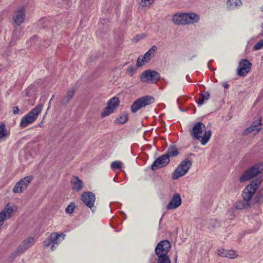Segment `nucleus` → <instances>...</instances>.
Wrapping results in <instances>:
<instances>
[{
  "mask_svg": "<svg viewBox=\"0 0 263 263\" xmlns=\"http://www.w3.org/2000/svg\"><path fill=\"white\" fill-rule=\"evenodd\" d=\"M190 133L192 138L198 140L202 145L209 141L212 136L211 130H206L205 125L201 122L195 123Z\"/></svg>",
  "mask_w": 263,
  "mask_h": 263,
  "instance_id": "nucleus-1",
  "label": "nucleus"
},
{
  "mask_svg": "<svg viewBox=\"0 0 263 263\" xmlns=\"http://www.w3.org/2000/svg\"><path fill=\"white\" fill-rule=\"evenodd\" d=\"M199 16L195 13H177L172 16V22L177 25H185L197 23Z\"/></svg>",
  "mask_w": 263,
  "mask_h": 263,
  "instance_id": "nucleus-2",
  "label": "nucleus"
},
{
  "mask_svg": "<svg viewBox=\"0 0 263 263\" xmlns=\"http://www.w3.org/2000/svg\"><path fill=\"white\" fill-rule=\"evenodd\" d=\"M263 171V162H260L247 169L240 177L239 181L241 182L248 181L257 176Z\"/></svg>",
  "mask_w": 263,
  "mask_h": 263,
  "instance_id": "nucleus-3",
  "label": "nucleus"
},
{
  "mask_svg": "<svg viewBox=\"0 0 263 263\" xmlns=\"http://www.w3.org/2000/svg\"><path fill=\"white\" fill-rule=\"evenodd\" d=\"M262 181V177L259 176L257 178L252 180V182L244 189L242 196L245 200H247L249 202L252 199L253 195L259 186Z\"/></svg>",
  "mask_w": 263,
  "mask_h": 263,
  "instance_id": "nucleus-4",
  "label": "nucleus"
},
{
  "mask_svg": "<svg viewBox=\"0 0 263 263\" xmlns=\"http://www.w3.org/2000/svg\"><path fill=\"white\" fill-rule=\"evenodd\" d=\"M43 107L42 103L39 104L27 115L25 116L21 120L20 125L22 127H25L29 124L33 123L38 117Z\"/></svg>",
  "mask_w": 263,
  "mask_h": 263,
  "instance_id": "nucleus-5",
  "label": "nucleus"
},
{
  "mask_svg": "<svg viewBox=\"0 0 263 263\" xmlns=\"http://www.w3.org/2000/svg\"><path fill=\"white\" fill-rule=\"evenodd\" d=\"M192 164V161L189 159L182 161L173 172L172 178L176 180L184 176L187 173Z\"/></svg>",
  "mask_w": 263,
  "mask_h": 263,
  "instance_id": "nucleus-6",
  "label": "nucleus"
},
{
  "mask_svg": "<svg viewBox=\"0 0 263 263\" xmlns=\"http://www.w3.org/2000/svg\"><path fill=\"white\" fill-rule=\"evenodd\" d=\"M155 102V99L150 96H145L141 97L135 101L131 106V111L133 113L136 112L141 108L145 107L147 105L153 104Z\"/></svg>",
  "mask_w": 263,
  "mask_h": 263,
  "instance_id": "nucleus-7",
  "label": "nucleus"
},
{
  "mask_svg": "<svg viewBox=\"0 0 263 263\" xmlns=\"http://www.w3.org/2000/svg\"><path fill=\"white\" fill-rule=\"evenodd\" d=\"M157 50V47L155 45H153L143 56H140L137 61V67H141L145 63L149 62L151 59L155 55Z\"/></svg>",
  "mask_w": 263,
  "mask_h": 263,
  "instance_id": "nucleus-8",
  "label": "nucleus"
},
{
  "mask_svg": "<svg viewBox=\"0 0 263 263\" xmlns=\"http://www.w3.org/2000/svg\"><path fill=\"white\" fill-rule=\"evenodd\" d=\"M160 78V74L154 70H147L143 71L141 76L140 79L143 82H150L156 83Z\"/></svg>",
  "mask_w": 263,
  "mask_h": 263,
  "instance_id": "nucleus-9",
  "label": "nucleus"
},
{
  "mask_svg": "<svg viewBox=\"0 0 263 263\" xmlns=\"http://www.w3.org/2000/svg\"><path fill=\"white\" fill-rule=\"evenodd\" d=\"M119 100L117 97H113L109 100L107 107L101 112V117H105L114 112L119 105Z\"/></svg>",
  "mask_w": 263,
  "mask_h": 263,
  "instance_id": "nucleus-10",
  "label": "nucleus"
},
{
  "mask_svg": "<svg viewBox=\"0 0 263 263\" xmlns=\"http://www.w3.org/2000/svg\"><path fill=\"white\" fill-rule=\"evenodd\" d=\"M171 247L172 246L171 242L169 241H161L159 243H158L155 248V252L156 255L157 256L167 255L168 253L170 251Z\"/></svg>",
  "mask_w": 263,
  "mask_h": 263,
  "instance_id": "nucleus-11",
  "label": "nucleus"
},
{
  "mask_svg": "<svg viewBox=\"0 0 263 263\" xmlns=\"http://www.w3.org/2000/svg\"><path fill=\"white\" fill-rule=\"evenodd\" d=\"M81 199L84 204L93 212L96 208L94 203L96 200L95 195L90 192H84L81 196Z\"/></svg>",
  "mask_w": 263,
  "mask_h": 263,
  "instance_id": "nucleus-12",
  "label": "nucleus"
},
{
  "mask_svg": "<svg viewBox=\"0 0 263 263\" xmlns=\"http://www.w3.org/2000/svg\"><path fill=\"white\" fill-rule=\"evenodd\" d=\"M252 64L246 59L240 61L237 69V74L239 76L244 77L249 72L251 68Z\"/></svg>",
  "mask_w": 263,
  "mask_h": 263,
  "instance_id": "nucleus-13",
  "label": "nucleus"
},
{
  "mask_svg": "<svg viewBox=\"0 0 263 263\" xmlns=\"http://www.w3.org/2000/svg\"><path fill=\"white\" fill-rule=\"evenodd\" d=\"M16 210V207L14 205H11L10 203L7 204V206L0 213V225L2 226L4 224V221L10 218L13 212Z\"/></svg>",
  "mask_w": 263,
  "mask_h": 263,
  "instance_id": "nucleus-14",
  "label": "nucleus"
},
{
  "mask_svg": "<svg viewBox=\"0 0 263 263\" xmlns=\"http://www.w3.org/2000/svg\"><path fill=\"white\" fill-rule=\"evenodd\" d=\"M32 180L31 176H27L18 181L14 186L13 191L15 193L22 192L26 190Z\"/></svg>",
  "mask_w": 263,
  "mask_h": 263,
  "instance_id": "nucleus-15",
  "label": "nucleus"
},
{
  "mask_svg": "<svg viewBox=\"0 0 263 263\" xmlns=\"http://www.w3.org/2000/svg\"><path fill=\"white\" fill-rule=\"evenodd\" d=\"M170 162V158L163 155L158 158L152 164V169L154 171L166 165Z\"/></svg>",
  "mask_w": 263,
  "mask_h": 263,
  "instance_id": "nucleus-16",
  "label": "nucleus"
},
{
  "mask_svg": "<svg viewBox=\"0 0 263 263\" xmlns=\"http://www.w3.org/2000/svg\"><path fill=\"white\" fill-rule=\"evenodd\" d=\"M182 203V199L180 194L175 193L170 202L166 205L167 210L175 209L179 207Z\"/></svg>",
  "mask_w": 263,
  "mask_h": 263,
  "instance_id": "nucleus-17",
  "label": "nucleus"
},
{
  "mask_svg": "<svg viewBox=\"0 0 263 263\" xmlns=\"http://www.w3.org/2000/svg\"><path fill=\"white\" fill-rule=\"evenodd\" d=\"M65 237V234L63 233L60 234L58 233H52L50 235V238L52 242L51 247L52 251L55 250L54 245L59 244L61 241L64 239Z\"/></svg>",
  "mask_w": 263,
  "mask_h": 263,
  "instance_id": "nucleus-18",
  "label": "nucleus"
},
{
  "mask_svg": "<svg viewBox=\"0 0 263 263\" xmlns=\"http://www.w3.org/2000/svg\"><path fill=\"white\" fill-rule=\"evenodd\" d=\"M218 254L221 257H227L230 259H234L238 256L237 253L233 250H225L221 249L218 250Z\"/></svg>",
  "mask_w": 263,
  "mask_h": 263,
  "instance_id": "nucleus-19",
  "label": "nucleus"
},
{
  "mask_svg": "<svg viewBox=\"0 0 263 263\" xmlns=\"http://www.w3.org/2000/svg\"><path fill=\"white\" fill-rule=\"evenodd\" d=\"M25 17V10L23 8L18 9L13 15V20L15 24L20 25L24 22Z\"/></svg>",
  "mask_w": 263,
  "mask_h": 263,
  "instance_id": "nucleus-20",
  "label": "nucleus"
},
{
  "mask_svg": "<svg viewBox=\"0 0 263 263\" xmlns=\"http://www.w3.org/2000/svg\"><path fill=\"white\" fill-rule=\"evenodd\" d=\"M261 120L256 121L252 123V124L247 128L243 132L245 135L249 134L254 132L255 134H257L260 130Z\"/></svg>",
  "mask_w": 263,
  "mask_h": 263,
  "instance_id": "nucleus-21",
  "label": "nucleus"
},
{
  "mask_svg": "<svg viewBox=\"0 0 263 263\" xmlns=\"http://www.w3.org/2000/svg\"><path fill=\"white\" fill-rule=\"evenodd\" d=\"M250 207V204L249 202L245 200H239L237 201L234 204L233 208H232V212L233 213L235 210H243L248 209Z\"/></svg>",
  "mask_w": 263,
  "mask_h": 263,
  "instance_id": "nucleus-22",
  "label": "nucleus"
},
{
  "mask_svg": "<svg viewBox=\"0 0 263 263\" xmlns=\"http://www.w3.org/2000/svg\"><path fill=\"white\" fill-rule=\"evenodd\" d=\"M72 190L78 192L83 188L82 181L77 176H74L71 181Z\"/></svg>",
  "mask_w": 263,
  "mask_h": 263,
  "instance_id": "nucleus-23",
  "label": "nucleus"
},
{
  "mask_svg": "<svg viewBox=\"0 0 263 263\" xmlns=\"http://www.w3.org/2000/svg\"><path fill=\"white\" fill-rule=\"evenodd\" d=\"M227 5L230 10H234L241 7L242 3L240 0H228Z\"/></svg>",
  "mask_w": 263,
  "mask_h": 263,
  "instance_id": "nucleus-24",
  "label": "nucleus"
},
{
  "mask_svg": "<svg viewBox=\"0 0 263 263\" xmlns=\"http://www.w3.org/2000/svg\"><path fill=\"white\" fill-rule=\"evenodd\" d=\"M74 93V89H70L69 90L66 94L64 96L63 99L61 100V103L63 105H66L70 100L72 98Z\"/></svg>",
  "mask_w": 263,
  "mask_h": 263,
  "instance_id": "nucleus-25",
  "label": "nucleus"
},
{
  "mask_svg": "<svg viewBox=\"0 0 263 263\" xmlns=\"http://www.w3.org/2000/svg\"><path fill=\"white\" fill-rule=\"evenodd\" d=\"M178 152L177 148L175 146L171 145L167 149V153L165 155L170 158V157H175L178 155Z\"/></svg>",
  "mask_w": 263,
  "mask_h": 263,
  "instance_id": "nucleus-26",
  "label": "nucleus"
},
{
  "mask_svg": "<svg viewBox=\"0 0 263 263\" xmlns=\"http://www.w3.org/2000/svg\"><path fill=\"white\" fill-rule=\"evenodd\" d=\"M21 35V30L19 28H16L12 36L11 41L10 42L11 45H13L16 41L20 37Z\"/></svg>",
  "mask_w": 263,
  "mask_h": 263,
  "instance_id": "nucleus-27",
  "label": "nucleus"
},
{
  "mask_svg": "<svg viewBox=\"0 0 263 263\" xmlns=\"http://www.w3.org/2000/svg\"><path fill=\"white\" fill-rule=\"evenodd\" d=\"M157 263H171L168 255L157 256Z\"/></svg>",
  "mask_w": 263,
  "mask_h": 263,
  "instance_id": "nucleus-28",
  "label": "nucleus"
},
{
  "mask_svg": "<svg viewBox=\"0 0 263 263\" xmlns=\"http://www.w3.org/2000/svg\"><path fill=\"white\" fill-rule=\"evenodd\" d=\"M210 98V93L208 92H205L204 93L200 95L198 104L199 106L202 105L205 101L208 100Z\"/></svg>",
  "mask_w": 263,
  "mask_h": 263,
  "instance_id": "nucleus-29",
  "label": "nucleus"
},
{
  "mask_svg": "<svg viewBox=\"0 0 263 263\" xmlns=\"http://www.w3.org/2000/svg\"><path fill=\"white\" fill-rule=\"evenodd\" d=\"M128 119V114L126 112L122 114L119 118L116 120V121L119 124H122L127 122Z\"/></svg>",
  "mask_w": 263,
  "mask_h": 263,
  "instance_id": "nucleus-30",
  "label": "nucleus"
},
{
  "mask_svg": "<svg viewBox=\"0 0 263 263\" xmlns=\"http://www.w3.org/2000/svg\"><path fill=\"white\" fill-rule=\"evenodd\" d=\"M27 249L25 248V247H24V245L22 243L18 246L14 253L12 254L13 257H15L17 255L23 253Z\"/></svg>",
  "mask_w": 263,
  "mask_h": 263,
  "instance_id": "nucleus-31",
  "label": "nucleus"
},
{
  "mask_svg": "<svg viewBox=\"0 0 263 263\" xmlns=\"http://www.w3.org/2000/svg\"><path fill=\"white\" fill-rule=\"evenodd\" d=\"M255 200L257 203H263V187L258 191L255 197Z\"/></svg>",
  "mask_w": 263,
  "mask_h": 263,
  "instance_id": "nucleus-32",
  "label": "nucleus"
},
{
  "mask_svg": "<svg viewBox=\"0 0 263 263\" xmlns=\"http://www.w3.org/2000/svg\"><path fill=\"white\" fill-rule=\"evenodd\" d=\"M34 239L33 237H30L28 238L25 240L22 244L24 245V247H25V248H27V249L31 247L34 242Z\"/></svg>",
  "mask_w": 263,
  "mask_h": 263,
  "instance_id": "nucleus-33",
  "label": "nucleus"
},
{
  "mask_svg": "<svg viewBox=\"0 0 263 263\" xmlns=\"http://www.w3.org/2000/svg\"><path fill=\"white\" fill-rule=\"evenodd\" d=\"M7 134V131L5 128V125L4 123H1L0 125V141L5 138Z\"/></svg>",
  "mask_w": 263,
  "mask_h": 263,
  "instance_id": "nucleus-34",
  "label": "nucleus"
},
{
  "mask_svg": "<svg viewBox=\"0 0 263 263\" xmlns=\"http://www.w3.org/2000/svg\"><path fill=\"white\" fill-rule=\"evenodd\" d=\"M122 163L119 161H114L111 164V167L112 170L120 169L121 168Z\"/></svg>",
  "mask_w": 263,
  "mask_h": 263,
  "instance_id": "nucleus-35",
  "label": "nucleus"
},
{
  "mask_svg": "<svg viewBox=\"0 0 263 263\" xmlns=\"http://www.w3.org/2000/svg\"><path fill=\"white\" fill-rule=\"evenodd\" d=\"M75 208V204L74 203H71L66 208L65 211L67 213L72 214L74 212Z\"/></svg>",
  "mask_w": 263,
  "mask_h": 263,
  "instance_id": "nucleus-36",
  "label": "nucleus"
},
{
  "mask_svg": "<svg viewBox=\"0 0 263 263\" xmlns=\"http://www.w3.org/2000/svg\"><path fill=\"white\" fill-rule=\"evenodd\" d=\"M263 48V40H260L253 47L254 50H258Z\"/></svg>",
  "mask_w": 263,
  "mask_h": 263,
  "instance_id": "nucleus-37",
  "label": "nucleus"
},
{
  "mask_svg": "<svg viewBox=\"0 0 263 263\" xmlns=\"http://www.w3.org/2000/svg\"><path fill=\"white\" fill-rule=\"evenodd\" d=\"M155 0H142L143 6H148L154 3Z\"/></svg>",
  "mask_w": 263,
  "mask_h": 263,
  "instance_id": "nucleus-38",
  "label": "nucleus"
},
{
  "mask_svg": "<svg viewBox=\"0 0 263 263\" xmlns=\"http://www.w3.org/2000/svg\"><path fill=\"white\" fill-rule=\"evenodd\" d=\"M135 72L136 70L133 67H130L128 68L127 69V72L130 76H132L135 73Z\"/></svg>",
  "mask_w": 263,
  "mask_h": 263,
  "instance_id": "nucleus-39",
  "label": "nucleus"
},
{
  "mask_svg": "<svg viewBox=\"0 0 263 263\" xmlns=\"http://www.w3.org/2000/svg\"><path fill=\"white\" fill-rule=\"evenodd\" d=\"M157 263V258L154 256L152 255L149 259L148 263Z\"/></svg>",
  "mask_w": 263,
  "mask_h": 263,
  "instance_id": "nucleus-40",
  "label": "nucleus"
},
{
  "mask_svg": "<svg viewBox=\"0 0 263 263\" xmlns=\"http://www.w3.org/2000/svg\"><path fill=\"white\" fill-rule=\"evenodd\" d=\"M44 246L45 247H49L50 245H52V242L51 241V239H50V238L49 237V239L48 240H45L44 241Z\"/></svg>",
  "mask_w": 263,
  "mask_h": 263,
  "instance_id": "nucleus-41",
  "label": "nucleus"
},
{
  "mask_svg": "<svg viewBox=\"0 0 263 263\" xmlns=\"http://www.w3.org/2000/svg\"><path fill=\"white\" fill-rule=\"evenodd\" d=\"M20 109L17 106H15L13 108V112L14 114L16 115L18 114Z\"/></svg>",
  "mask_w": 263,
  "mask_h": 263,
  "instance_id": "nucleus-42",
  "label": "nucleus"
},
{
  "mask_svg": "<svg viewBox=\"0 0 263 263\" xmlns=\"http://www.w3.org/2000/svg\"><path fill=\"white\" fill-rule=\"evenodd\" d=\"M223 86L225 88H228L229 86V85L227 83H224L223 84Z\"/></svg>",
  "mask_w": 263,
  "mask_h": 263,
  "instance_id": "nucleus-43",
  "label": "nucleus"
},
{
  "mask_svg": "<svg viewBox=\"0 0 263 263\" xmlns=\"http://www.w3.org/2000/svg\"><path fill=\"white\" fill-rule=\"evenodd\" d=\"M177 256L176 255L175 257V258H174L175 263H177Z\"/></svg>",
  "mask_w": 263,
  "mask_h": 263,
  "instance_id": "nucleus-44",
  "label": "nucleus"
},
{
  "mask_svg": "<svg viewBox=\"0 0 263 263\" xmlns=\"http://www.w3.org/2000/svg\"><path fill=\"white\" fill-rule=\"evenodd\" d=\"M53 98H54V95H53V96H52V97H51V99H50V101H51L53 99ZM50 103V102H49V103Z\"/></svg>",
  "mask_w": 263,
  "mask_h": 263,
  "instance_id": "nucleus-45",
  "label": "nucleus"
},
{
  "mask_svg": "<svg viewBox=\"0 0 263 263\" xmlns=\"http://www.w3.org/2000/svg\"><path fill=\"white\" fill-rule=\"evenodd\" d=\"M261 10L262 11H263V5H262V7H261Z\"/></svg>",
  "mask_w": 263,
  "mask_h": 263,
  "instance_id": "nucleus-46",
  "label": "nucleus"
}]
</instances>
